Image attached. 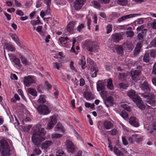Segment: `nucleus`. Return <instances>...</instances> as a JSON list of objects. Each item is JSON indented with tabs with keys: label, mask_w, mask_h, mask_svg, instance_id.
I'll list each match as a JSON object with an SVG mask.
<instances>
[{
	"label": "nucleus",
	"mask_w": 156,
	"mask_h": 156,
	"mask_svg": "<svg viewBox=\"0 0 156 156\" xmlns=\"http://www.w3.org/2000/svg\"><path fill=\"white\" fill-rule=\"evenodd\" d=\"M84 97L87 100H90L94 99L93 95L89 91L84 92Z\"/></svg>",
	"instance_id": "nucleus-23"
},
{
	"label": "nucleus",
	"mask_w": 156,
	"mask_h": 156,
	"mask_svg": "<svg viewBox=\"0 0 156 156\" xmlns=\"http://www.w3.org/2000/svg\"><path fill=\"white\" fill-rule=\"evenodd\" d=\"M117 2L119 4L124 6L126 5L127 1V0H118Z\"/></svg>",
	"instance_id": "nucleus-44"
},
{
	"label": "nucleus",
	"mask_w": 156,
	"mask_h": 156,
	"mask_svg": "<svg viewBox=\"0 0 156 156\" xmlns=\"http://www.w3.org/2000/svg\"><path fill=\"white\" fill-rule=\"evenodd\" d=\"M20 59L21 61L22 62L23 64L25 65H29L30 63L28 61L27 59L23 56H21Z\"/></svg>",
	"instance_id": "nucleus-38"
},
{
	"label": "nucleus",
	"mask_w": 156,
	"mask_h": 156,
	"mask_svg": "<svg viewBox=\"0 0 156 156\" xmlns=\"http://www.w3.org/2000/svg\"><path fill=\"white\" fill-rule=\"evenodd\" d=\"M140 87L144 91V93H140L141 96L143 97L145 104L148 108H151V106L156 105V100H154L153 94L151 92V89L147 82L145 81L140 85Z\"/></svg>",
	"instance_id": "nucleus-1"
},
{
	"label": "nucleus",
	"mask_w": 156,
	"mask_h": 156,
	"mask_svg": "<svg viewBox=\"0 0 156 156\" xmlns=\"http://www.w3.org/2000/svg\"><path fill=\"white\" fill-rule=\"evenodd\" d=\"M145 27V25L144 24L140 26L139 27H137L136 29V31L137 32L140 31L141 30L142 31V30L145 29V28H144Z\"/></svg>",
	"instance_id": "nucleus-51"
},
{
	"label": "nucleus",
	"mask_w": 156,
	"mask_h": 156,
	"mask_svg": "<svg viewBox=\"0 0 156 156\" xmlns=\"http://www.w3.org/2000/svg\"><path fill=\"white\" fill-rule=\"evenodd\" d=\"M121 106L127 111L129 112L131 111V107L127 104L123 103L121 105Z\"/></svg>",
	"instance_id": "nucleus-43"
},
{
	"label": "nucleus",
	"mask_w": 156,
	"mask_h": 156,
	"mask_svg": "<svg viewBox=\"0 0 156 156\" xmlns=\"http://www.w3.org/2000/svg\"><path fill=\"white\" fill-rule=\"evenodd\" d=\"M11 150L10 149V146L3 149L0 150L2 156H10L11 155L10 152Z\"/></svg>",
	"instance_id": "nucleus-14"
},
{
	"label": "nucleus",
	"mask_w": 156,
	"mask_h": 156,
	"mask_svg": "<svg viewBox=\"0 0 156 156\" xmlns=\"http://www.w3.org/2000/svg\"><path fill=\"white\" fill-rule=\"evenodd\" d=\"M116 50L119 55L121 56L124 54V49L121 45H118L116 47Z\"/></svg>",
	"instance_id": "nucleus-29"
},
{
	"label": "nucleus",
	"mask_w": 156,
	"mask_h": 156,
	"mask_svg": "<svg viewBox=\"0 0 156 156\" xmlns=\"http://www.w3.org/2000/svg\"><path fill=\"white\" fill-rule=\"evenodd\" d=\"M37 109L38 113L42 115H47L51 112L48 107L45 105H39Z\"/></svg>",
	"instance_id": "nucleus-4"
},
{
	"label": "nucleus",
	"mask_w": 156,
	"mask_h": 156,
	"mask_svg": "<svg viewBox=\"0 0 156 156\" xmlns=\"http://www.w3.org/2000/svg\"><path fill=\"white\" fill-rule=\"evenodd\" d=\"M105 87L102 81L99 80L97 83V88L98 91L101 90L105 89Z\"/></svg>",
	"instance_id": "nucleus-24"
},
{
	"label": "nucleus",
	"mask_w": 156,
	"mask_h": 156,
	"mask_svg": "<svg viewBox=\"0 0 156 156\" xmlns=\"http://www.w3.org/2000/svg\"><path fill=\"white\" fill-rule=\"evenodd\" d=\"M124 35L122 32L113 34L111 37V40L114 42L118 43L123 39Z\"/></svg>",
	"instance_id": "nucleus-7"
},
{
	"label": "nucleus",
	"mask_w": 156,
	"mask_h": 156,
	"mask_svg": "<svg viewBox=\"0 0 156 156\" xmlns=\"http://www.w3.org/2000/svg\"><path fill=\"white\" fill-rule=\"evenodd\" d=\"M28 93L31 95L34 96H37V92L35 89L30 88L28 89Z\"/></svg>",
	"instance_id": "nucleus-39"
},
{
	"label": "nucleus",
	"mask_w": 156,
	"mask_h": 156,
	"mask_svg": "<svg viewBox=\"0 0 156 156\" xmlns=\"http://www.w3.org/2000/svg\"><path fill=\"white\" fill-rule=\"evenodd\" d=\"M9 56L11 59L12 58H13L12 60V62L15 64V65L18 66L19 67H20L21 66V64L20 62V59L15 56H14L13 55L11 54L10 55L9 54Z\"/></svg>",
	"instance_id": "nucleus-18"
},
{
	"label": "nucleus",
	"mask_w": 156,
	"mask_h": 156,
	"mask_svg": "<svg viewBox=\"0 0 156 156\" xmlns=\"http://www.w3.org/2000/svg\"><path fill=\"white\" fill-rule=\"evenodd\" d=\"M103 126L105 128L107 129H110L113 127V125L112 122L107 121L104 122Z\"/></svg>",
	"instance_id": "nucleus-26"
},
{
	"label": "nucleus",
	"mask_w": 156,
	"mask_h": 156,
	"mask_svg": "<svg viewBox=\"0 0 156 156\" xmlns=\"http://www.w3.org/2000/svg\"><path fill=\"white\" fill-rule=\"evenodd\" d=\"M86 49L91 52L98 51V46L96 42L90 41L86 43Z\"/></svg>",
	"instance_id": "nucleus-3"
},
{
	"label": "nucleus",
	"mask_w": 156,
	"mask_h": 156,
	"mask_svg": "<svg viewBox=\"0 0 156 156\" xmlns=\"http://www.w3.org/2000/svg\"><path fill=\"white\" fill-rule=\"evenodd\" d=\"M43 19L44 20H45V19H47V20L48 19V20H47V23H50V20H49L50 19V20L51 21H52L50 23L51 25V26H53L55 25V23H57V21L54 20L52 19V18H50V17L44 18H43Z\"/></svg>",
	"instance_id": "nucleus-40"
},
{
	"label": "nucleus",
	"mask_w": 156,
	"mask_h": 156,
	"mask_svg": "<svg viewBox=\"0 0 156 156\" xmlns=\"http://www.w3.org/2000/svg\"><path fill=\"white\" fill-rule=\"evenodd\" d=\"M92 3L94 5L97 6V7H98L100 6V5L99 3L97 1H93L92 2Z\"/></svg>",
	"instance_id": "nucleus-63"
},
{
	"label": "nucleus",
	"mask_w": 156,
	"mask_h": 156,
	"mask_svg": "<svg viewBox=\"0 0 156 156\" xmlns=\"http://www.w3.org/2000/svg\"><path fill=\"white\" fill-rule=\"evenodd\" d=\"M127 94L130 98H132L133 101L135 99H137L139 97L136 94V92L134 90H131L128 91Z\"/></svg>",
	"instance_id": "nucleus-16"
},
{
	"label": "nucleus",
	"mask_w": 156,
	"mask_h": 156,
	"mask_svg": "<svg viewBox=\"0 0 156 156\" xmlns=\"http://www.w3.org/2000/svg\"><path fill=\"white\" fill-rule=\"evenodd\" d=\"M34 152L37 155H40L41 152V151L40 149L38 148H35L34 150Z\"/></svg>",
	"instance_id": "nucleus-53"
},
{
	"label": "nucleus",
	"mask_w": 156,
	"mask_h": 156,
	"mask_svg": "<svg viewBox=\"0 0 156 156\" xmlns=\"http://www.w3.org/2000/svg\"><path fill=\"white\" fill-rule=\"evenodd\" d=\"M141 43H137L133 51L134 55L137 56L140 53L141 49Z\"/></svg>",
	"instance_id": "nucleus-21"
},
{
	"label": "nucleus",
	"mask_w": 156,
	"mask_h": 156,
	"mask_svg": "<svg viewBox=\"0 0 156 156\" xmlns=\"http://www.w3.org/2000/svg\"><path fill=\"white\" fill-rule=\"evenodd\" d=\"M90 71L91 72H93L91 75V76L92 77H96L97 75V73L98 72V69L95 67L94 66H92L91 67Z\"/></svg>",
	"instance_id": "nucleus-28"
},
{
	"label": "nucleus",
	"mask_w": 156,
	"mask_h": 156,
	"mask_svg": "<svg viewBox=\"0 0 156 156\" xmlns=\"http://www.w3.org/2000/svg\"><path fill=\"white\" fill-rule=\"evenodd\" d=\"M111 133V134L112 136L115 135L117 133V131L116 129H113L109 131Z\"/></svg>",
	"instance_id": "nucleus-55"
},
{
	"label": "nucleus",
	"mask_w": 156,
	"mask_h": 156,
	"mask_svg": "<svg viewBox=\"0 0 156 156\" xmlns=\"http://www.w3.org/2000/svg\"><path fill=\"white\" fill-rule=\"evenodd\" d=\"M118 78L119 80L122 81L125 80L126 79V75L124 73H119Z\"/></svg>",
	"instance_id": "nucleus-42"
},
{
	"label": "nucleus",
	"mask_w": 156,
	"mask_h": 156,
	"mask_svg": "<svg viewBox=\"0 0 156 156\" xmlns=\"http://www.w3.org/2000/svg\"><path fill=\"white\" fill-rule=\"evenodd\" d=\"M137 70L134 71L131 70V76L133 80L137 81L138 80L139 77L140 75L141 70H142L141 66H138L136 68Z\"/></svg>",
	"instance_id": "nucleus-5"
},
{
	"label": "nucleus",
	"mask_w": 156,
	"mask_h": 156,
	"mask_svg": "<svg viewBox=\"0 0 156 156\" xmlns=\"http://www.w3.org/2000/svg\"><path fill=\"white\" fill-rule=\"evenodd\" d=\"M143 62L145 63H149L150 61V57L149 53H147L144 55L143 58Z\"/></svg>",
	"instance_id": "nucleus-33"
},
{
	"label": "nucleus",
	"mask_w": 156,
	"mask_h": 156,
	"mask_svg": "<svg viewBox=\"0 0 156 156\" xmlns=\"http://www.w3.org/2000/svg\"><path fill=\"white\" fill-rule=\"evenodd\" d=\"M151 44L152 46L156 47V38H154L152 41L151 42Z\"/></svg>",
	"instance_id": "nucleus-64"
},
{
	"label": "nucleus",
	"mask_w": 156,
	"mask_h": 156,
	"mask_svg": "<svg viewBox=\"0 0 156 156\" xmlns=\"http://www.w3.org/2000/svg\"><path fill=\"white\" fill-rule=\"evenodd\" d=\"M23 82L27 87L30 86L32 84L36 83V80L33 76H29L23 78Z\"/></svg>",
	"instance_id": "nucleus-6"
},
{
	"label": "nucleus",
	"mask_w": 156,
	"mask_h": 156,
	"mask_svg": "<svg viewBox=\"0 0 156 156\" xmlns=\"http://www.w3.org/2000/svg\"><path fill=\"white\" fill-rule=\"evenodd\" d=\"M76 24V22L72 21L69 22L66 27V30L70 34H73L74 31V28Z\"/></svg>",
	"instance_id": "nucleus-10"
},
{
	"label": "nucleus",
	"mask_w": 156,
	"mask_h": 156,
	"mask_svg": "<svg viewBox=\"0 0 156 156\" xmlns=\"http://www.w3.org/2000/svg\"><path fill=\"white\" fill-rule=\"evenodd\" d=\"M107 87L110 90H112L114 89V85L112 83V80L111 78L108 79Z\"/></svg>",
	"instance_id": "nucleus-27"
},
{
	"label": "nucleus",
	"mask_w": 156,
	"mask_h": 156,
	"mask_svg": "<svg viewBox=\"0 0 156 156\" xmlns=\"http://www.w3.org/2000/svg\"><path fill=\"white\" fill-rule=\"evenodd\" d=\"M66 145L69 152L72 153L74 151V147L71 141L67 140L66 142Z\"/></svg>",
	"instance_id": "nucleus-11"
},
{
	"label": "nucleus",
	"mask_w": 156,
	"mask_h": 156,
	"mask_svg": "<svg viewBox=\"0 0 156 156\" xmlns=\"http://www.w3.org/2000/svg\"><path fill=\"white\" fill-rule=\"evenodd\" d=\"M45 84L47 87V89L49 90L51 89L52 88V85L50 84L47 81L45 82Z\"/></svg>",
	"instance_id": "nucleus-57"
},
{
	"label": "nucleus",
	"mask_w": 156,
	"mask_h": 156,
	"mask_svg": "<svg viewBox=\"0 0 156 156\" xmlns=\"http://www.w3.org/2000/svg\"><path fill=\"white\" fill-rule=\"evenodd\" d=\"M53 64L54 65V67L58 69H59V68L61 66V65L60 63L58 62H54Z\"/></svg>",
	"instance_id": "nucleus-54"
},
{
	"label": "nucleus",
	"mask_w": 156,
	"mask_h": 156,
	"mask_svg": "<svg viewBox=\"0 0 156 156\" xmlns=\"http://www.w3.org/2000/svg\"><path fill=\"white\" fill-rule=\"evenodd\" d=\"M113 98L111 96L107 97L105 100V104L107 107L112 106L113 104Z\"/></svg>",
	"instance_id": "nucleus-15"
},
{
	"label": "nucleus",
	"mask_w": 156,
	"mask_h": 156,
	"mask_svg": "<svg viewBox=\"0 0 156 156\" xmlns=\"http://www.w3.org/2000/svg\"><path fill=\"white\" fill-rule=\"evenodd\" d=\"M120 115L125 120H128L129 119L128 114L124 110H122L120 113Z\"/></svg>",
	"instance_id": "nucleus-31"
},
{
	"label": "nucleus",
	"mask_w": 156,
	"mask_h": 156,
	"mask_svg": "<svg viewBox=\"0 0 156 156\" xmlns=\"http://www.w3.org/2000/svg\"><path fill=\"white\" fill-rule=\"evenodd\" d=\"M69 39V38L67 37H61L59 38L58 40L61 44H66L67 43V41Z\"/></svg>",
	"instance_id": "nucleus-36"
},
{
	"label": "nucleus",
	"mask_w": 156,
	"mask_h": 156,
	"mask_svg": "<svg viewBox=\"0 0 156 156\" xmlns=\"http://www.w3.org/2000/svg\"><path fill=\"white\" fill-rule=\"evenodd\" d=\"M128 29H129L130 30H128L126 32L127 37H132L134 36V35L133 32L131 30L132 29V28L131 27H129L128 28Z\"/></svg>",
	"instance_id": "nucleus-37"
},
{
	"label": "nucleus",
	"mask_w": 156,
	"mask_h": 156,
	"mask_svg": "<svg viewBox=\"0 0 156 156\" xmlns=\"http://www.w3.org/2000/svg\"><path fill=\"white\" fill-rule=\"evenodd\" d=\"M16 14L20 16H22L24 15L23 12L20 10H17L16 12Z\"/></svg>",
	"instance_id": "nucleus-60"
},
{
	"label": "nucleus",
	"mask_w": 156,
	"mask_h": 156,
	"mask_svg": "<svg viewBox=\"0 0 156 156\" xmlns=\"http://www.w3.org/2000/svg\"><path fill=\"white\" fill-rule=\"evenodd\" d=\"M152 73L153 74L156 75V62L154 63L153 66Z\"/></svg>",
	"instance_id": "nucleus-62"
},
{
	"label": "nucleus",
	"mask_w": 156,
	"mask_h": 156,
	"mask_svg": "<svg viewBox=\"0 0 156 156\" xmlns=\"http://www.w3.org/2000/svg\"><path fill=\"white\" fill-rule=\"evenodd\" d=\"M135 23L138 25L142 24L143 23V20L142 18L139 19L135 21Z\"/></svg>",
	"instance_id": "nucleus-58"
},
{
	"label": "nucleus",
	"mask_w": 156,
	"mask_h": 156,
	"mask_svg": "<svg viewBox=\"0 0 156 156\" xmlns=\"http://www.w3.org/2000/svg\"><path fill=\"white\" fill-rule=\"evenodd\" d=\"M112 26L111 24H108L106 27V33L108 34L112 30Z\"/></svg>",
	"instance_id": "nucleus-46"
},
{
	"label": "nucleus",
	"mask_w": 156,
	"mask_h": 156,
	"mask_svg": "<svg viewBox=\"0 0 156 156\" xmlns=\"http://www.w3.org/2000/svg\"><path fill=\"white\" fill-rule=\"evenodd\" d=\"M33 134L32 137V141L34 144L38 147L41 142L45 139V132L43 128L40 124L34 126L33 129Z\"/></svg>",
	"instance_id": "nucleus-2"
},
{
	"label": "nucleus",
	"mask_w": 156,
	"mask_h": 156,
	"mask_svg": "<svg viewBox=\"0 0 156 156\" xmlns=\"http://www.w3.org/2000/svg\"><path fill=\"white\" fill-rule=\"evenodd\" d=\"M52 144V142L51 140H46L42 143L41 145V147L44 149H46L49 147Z\"/></svg>",
	"instance_id": "nucleus-22"
},
{
	"label": "nucleus",
	"mask_w": 156,
	"mask_h": 156,
	"mask_svg": "<svg viewBox=\"0 0 156 156\" xmlns=\"http://www.w3.org/2000/svg\"><path fill=\"white\" fill-rule=\"evenodd\" d=\"M91 22V20L89 18L87 19V25L88 27V29L90 30V24Z\"/></svg>",
	"instance_id": "nucleus-56"
},
{
	"label": "nucleus",
	"mask_w": 156,
	"mask_h": 156,
	"mask_svg": "<svg viewBox=\"0 0 156 156\" xmlns=\"http://www.w3.org/2000/svg\"><path fill=\"white\" fill-rule=\"evenodd\" d=\"M74 62L73 61H71L70 64V67L71 70H74L76 72H77V71L76 68L73 66Z\"/></svg>",
	"instance_id": "nucleus-50"
},
{
	"label": "nucleus",
	"mask_w": 156,
	"mask_h": 156,
	"mask_svg": "<svg viewBox=\"0 0 156 156\" xmlns=\"http://www.w3.org/2000/svg\"><path fill=\"white\" fill-rule=\"evenodd\" d=\"M120 16V14L117 12H113L111 14L112 18L113 19H115L116 18H118Z\"/></svg>",
	"instance_id": "nucleus-47"
},
{
	"label": "nucleus",
	"mask_w": 156,
	"mask_h": 156,
	"mask_svg": "<svg viewBox=\"0 0 156 156\" xmlns=\"http://www.w3.org/2000/svg\"><path fill=\"white\" fill-rule=\"evenodd\" d=\"M147 29H143L140 33H139L137 35V38L140 42H142L144 40V36L146 34Z\"/></svg>",
	"instance_id": "nucleus-17"
},
{
	"label": "nucleus",
	"mask_w": 156,
	"mask_h": 156,
	"mask_svg": "<svg viewBox=\"0 0 156 156\" xmlns=\"http://www.w3.org/2000/svg\"><path fill=\"white\" fill-rule=\"evenodd\" d=\"M63 126L62 124L60 123H58L56 125L54 129L56 131H62L63 130Z\"/></svg>",
	"instance_id": "nucleus-34"
},
{
	"label": "nucleus",
	"mask_w": 156,
	"mask_h": 156,
	"mask_svg": "<svg viewBox=\"0 0 156 156\" xmlns=\"http://www.w3.org/2000/svg\"><path fill=\"white\" fill-rule=\"evenodd\" d=\"M114 152L117 156H123L124 154L116 147H114Z\"/></svg>",
	"instance_id": "nucleus-32"
},
{
	"label": "nucleus",
	"mask_w": 156,
	"mask_h": 156,
	"mask_svg": "<svg viewBox=\"0 0 156 156\" xmlns=\"http://www.w3.org/2000/svg\"><path fill=\"white\" fill-rule=\"evenodd\" d=\"M85 0H76L74 7L77 10L80 9L85 2Z\"/></svg>",
	"instance_id": "nucleus-9"
},
{
	"label": "nucleus",
	"mask_w": 156,
	"mask_h": 156,
	"mask_svg": "<svg viewBox=\"0 0 156 156\" xmlns=\"http://www.w3.org/2000/svg\"><path fill=\"white\" fill-rule=\"evenodd\" d=\"M136 104L139 108L142 110H144L145 108V106L144 104L143 101L139 97L136 99L134 100L133 101Z\"/></svg>",
	"instance_id": "nucleus-12"
},
{
	"label": "nucleus",
	"mask_w": 156,
	"mask_h": 156,
	"mask_svg": "<svg viewBox=\"0 0 156 156\" xmlns=\"http://www.w3.org/2000/svg\"><path fill=\"white\" fill-rule=\"evenodd\" d=\"M8 142L4 139L0 140V150L9 147Z\"/></svg>",
	"instance_id": "nucleus-20"
},
{
	"label": "nucleus",
	"mask_w": 156,
	"mask_h": 156,
	"mask_svg": "<svg viewBox=\"0 0 156 156\" xmlns=\"http://www.w3.org/2000/svg\"><path fill=\"white\" fill-rule=\"evenodd\" d=\"M100 91H101L100 94L101 96H106L107 95V93L105 89L101 90Z\"/></svg>",
	"instance_id": "nucleus-59"
},
{
	"label": "nucleus",
	"mask_w": 156,
	"mask_h": 156,
	"mask_svg": "<svg viewBox=\"0 0 156 156\" xmlns=\"http://www.w3.org/2000/svg\"><path fill=\"white\" fill-rule=\"evenodd\" d=\"M139 15H140V14H129L128 15L123 16L122 17H121L119 18L118 20V21H119V22H120L122 21H124L126 20L129 19L130 18H132V17H134L135 16H136Z\"/></svg>",
	"instance_id": "nucleus-13"
},
{
	"label": "nucleus",
	"mask_w": 156,
	"mask_h": 156,
	"mask_svg": "<svg viewBox=\"0 0 156 156\" xmlns=\"http://www.w3.org/2000/svg\"><path fill=\"white\" fill-rule=\"evenodd\" d=\"M79 64L81 65V67L83 69L85 68L86 61L84 57H82L79 62Z\"/></svg>",
	"instance_id": "nucleus-30"
},
{
	"label": "nucleus",
	"mask_w": 156,
	"mask_h": 156,
	"mask_svg": "<svg viewBox=\"0 0 156 156\" xmlns=\"http://www.w3.org/2000/svg\"><path fill=\"white\" fill-rule=\"evenodd\" d=\"M10 36L13 41L15 42H16V41L17 40L18 37L16 35L13 34H10Z\"/></svg>",
	"instance_id": "nucleus-52"
},
{
	"label": "nucleus",
	"mask_w": 156,
	"mask_h": 156,
	"mask_svg": "<svg viewBox=\"0 0 156 156\" xmlns=\"http://www.w3.org/2000/svg\"><path fill=\"white\" fill-rule=\"evenodd\" d=\"M129 123L134 127H137L139 126V124L138 120L134 117H131L129 119Z\"/></svg>",
	"instance_id": "nucleus-19"
},
{
	"label": "nucleus",
	"mask_w": 156,
	"mask_h": 156,
	"mask_svg": "<svg viewBox=\"0 0 156 156\" xmlns=\"http://www.w3.org/2000/svg\"><path fill=\"white\" fill-rule=\"evenodd\" d=\"M57 119L55 116L50 117V119L47 125V129H52L57 122Z\"/></svg>",
	"instance_id": "nucleus-8"
},
{
	"label": "nucleus",
	"mask_w": 156,
	"mask_h": 156,
	"mask_svg": "<svg viewBox=\"0 0 156 156\" xmlns=\"http://www.w3.org/2000/svg\"><path fill=\"white\" fill-rule=\"evenodd\" d=\"M41 23V21L40 20H32L30 21L31 24L33 26H35Z\"/></svg>",
	"instance_id": "nucleus-45"
},
{
	"label": "nucleus",
	"mask_w": 156,
	"mask_h": 156,
	"mask_svg": "<svg viewBox=\"0 0 156 156\" xmlns=\"http://www.w3.org/2000/svg\"><path fill=\"white\" fill-rule=\"evenodd\" d=\"M123 45L126 46L127 48L130 51H132L134 48V46L132 43L129 41L125 42L123 43Z\"/></svg>",
	"instance_id": "nucleus-25"
},
{
	"label": "nucleus",
	"mask_w": 156,
	"mask_h": 156,
	"mask_svg": "<svg viewBox=\"0 0 156 156\" xmlns=\"http://www.w3.org/2000/svg\"><path fill=\"white\" fill-rule=\"evenodd\" d=\"M53 138H59L62 136V135L59 134L55 133L52 135Z\"/></svg>",
	"instance_id": "nucleus-61"
},
{
	"label": "nucleus",
	"mask_w": 156,
	"mask_h": 156,
	"mask_svg": "<svg viewBox=\"0 0 156 156\" xmlns=\"http://www.w3.org/2000/svg\"><path fill=\"white\" fill-rule=\"evenodd\" d=\"M5 45L6 49H8L11 51H15L16 49L12 45L8 43L5 44Z\"/></svg>",
	"instance_id": "nucleus-35"
},
{
	"label": "nucleus",
	"mask_w": 156,
	"mask_h": 156,
	"mask_svg": "<svg viewBox=\"0 0 156 156\" xmlns=\"http://www.w3.org/2000/svg\"><path fill=\"white\" fill-rule=\"evenodd\" d=\"M120 88L126 89L128 87V85L123 83H120L119 84Z\"/></svg>",
	"instance_id": "nucleus-49"
},
{
	"label": "nucleus",
	"mask_w": 156,
	"mask_h": 156,
	"mask_svg": "<svg viewBox=\"0 0 156 156\" xmlns=\"http://www.w3.org/2000/svg\"><path fill=\"white\" fill-rule=\"evenodd\" d=\"M37 101L39 103L43 104L46 101L44 96L43 95H41Z\"/></svg>",
	"instance_id": "nucleus-41"
},
{
	"label": "nucleus",
	"mask_w": 156,
	"mask_h": 156,
	"mask_svg": "<svg viewBox=\"0 0 156 156\" xmlns=\"http://www.w3.org/2000/svg\"><path fill=\"white\" fill-rule=\"evenodd\" d=\"M85 26L84 24L81 23L77 27V30L78 32H80L81 30Z\"/></svg>",
	"instance_id": "nucleus-48"
}]
</instances>
